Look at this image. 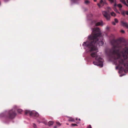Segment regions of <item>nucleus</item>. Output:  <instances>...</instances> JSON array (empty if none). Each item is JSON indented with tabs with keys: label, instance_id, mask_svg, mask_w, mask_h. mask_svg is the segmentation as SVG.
<instances>
[{
	"label": "nucleus",
	"instance_id": "obj_35",
	"mask_svg": "<svg viewBox=\"0 0 128 128\" xmlns=\"http://www.w3.org/2000/svg\"><path fill=\"white\" fill-rule=\"evenodd\" d=\"M107 29H108V27H107Z\"/></svg>",
	"mask_w": 128,
	"mask_h": 128
},
{
	"label": "nucleus",
	"instance_id": "obj_16",
	"mask_svg": "<svg viewBox=\"0 0 128 128\" xmlns=\"http://www.w3.org/2000/svg\"><path fill=\"white\" fill-rule=\"evenodd\" d=\"M111 14L112 16H116V14L114 12H111Z\"/></svg>",
	"mask_w": 128,
	"mask_h": 128
},
{
	"label": "nucleus",
	"instance_id": "obj_15",
	"mask_svg": "<svg viewBox=\"0 0 128 128\" xmlns=\"http://www.w3.org/2000/svg\"><path fill=\"white\" fill-rule=\"evenodd\" d=\"M114 10L115 11H116V12L118 13L119 14H120V13L117 10V9L116 8H114Z\"/></svg>",
	"mask_w": 128,
	"mask_h": 128
},
{
	"label": "nucleus",
	"instance_id": "obj_17",
	"mask_svg": "<svg viewBox=\"0 0 128 128\" xmlns=\"http://www.w3.org/2000/svg\"><path fill=\"white\" fill-rule=\"evenodd\" d=\"M17 111H18V113H20V114H21V112H22V109H18V110Z\"/></svg>",
	"mask_w": 128,
	"mask_h": 128
},
{
	"label": "nucleus",
	"instance_id": "obj_4",
	"mask_svg": "<svg viewBox=\"0 0 128 128\" xmlns=\"http://www.w3.org/2000/svg\"><path fill=\"white\" fill-rule=\"evenodd\" d=\"M16 115V114L15 111L11 110L9 111L7 117L10 119H12L14 118Z\"/></svg>",
	"mask_w": 128,
	"mask_h": 128
},
{
	"label": "nucleus",
	"instance_id": "obj_14",
	"mask_svg": "<svg viewBox=\"0 0 128 128\" xmlns=\"http://www.w3.org/2000/svg\"><path fill=\"white\" fill-rule=\"evenodd\" d=\"M108 0L111 4L114 3L116 2L115 0Z\"/></svg>",
	"mask_w": 128,
	"mask_h": 128
},
{
	"label": "nucleus",
	"instance_id": "obj_7",
	"mask_svg": "<svg viewBox=\"0 0 128 128\" xmlns=\"http://www.w3.org/2000/svg\"><path fill=\"white\" fill-rule=\"evenodd\" d=\"M106 3L105 0H100V3L97 4V5L99 8H101Z\"/></svg>",
	"mask_w": 128,
	"mask_h": 128
},
{
	"label": "nucleus",
	"instance_id": "obj_36",
	"mask_svg": "<svg viewBox=\"0 0 128 128\" xmlns=\"http://www.w3.org/2000/svg\"><path fill=\"white\" fill-rule=\"evenodd\" d=\"M66 124H67V125H68V124H67V123Z\"/></svg>",
	"mask_w": 128,
	"mask_h": 128
},
{
	"label": "nucleus",
	"instance_id": "obj_13",
	"mask_svg": "<svg viewBox=\"0 0 128 128\" xmlns=\"http://www.w3.org/2000/svg\"><path fill=\"white\" fill-rule=\"evenodd\" d=\"M117 6L120 8H120L122 7V6L121 4H117Z\"/></svg>",
	"mask_w": 128,
	"mask_h": 128
},
{
	"label": "nucleus",
	"instance_id": "obj_8",
	"mask_svg": "<svg viewBox=\"0 0 128 128\" xmlns=\"http://www.w3.org/2000/svg\"><path fill=\"white\" fill-rule=\"evenodd\" d=\"M114 20V21L112 22V24L113 25H115L116 24L115 23H118V20L116 18H115Z\"/></svg>",
	"mask_w": 128,
	"mask_h": 128
},
{
	"label": "nucleus",
	"instance_id": "obj_24",
	"mask_svg": "<svg viewBox=\"0 0 128 128\" xmlns=\"http://www.w3.org/2000/svg\"><path fill=\"white\" fill-rule=\"evenodd\" d=\"M33 127L34 128H36V125L34 124H33Z\"/></svg>",
	"mask_w": 128,
	"mask_h": 128
},
{
	"label": "nucleus",
	"instance_id": "obj_20",
	"mask_svg": "<svg viewBox=\"0 0 128 128\" xmlns=\"http://www.w3.org/2000/svg\"><path fill=\"white\" fill-rule=\"evenodd\" d=\"M121 14L124 16L125 15L126 12L123 11L122 12Z\"/></svg>",
	"mask_w": 128,
	"mask_h": 128
},
{
	"label": "nucleus",
	"instance_id": "obj_5",
	"mask_svg": "<svg viewBox=\"0 0 128 128\" xmlns=\"http://www.w3.org/2000/svg\"><path fill=\"white\" fill-rule=\"evenodd\" d=\"M29 114L30 116H34L36 117H38L39 116V114L38 112L35 111H30L29 110H26L25 111V115Z\"/></svg>",
	"mask_w": 128,
	"mask_h": 128
},
{
	"label": "nucleus",
	"instance_id": "obj_3",
	"mask_svg": "<svg viewBox=\"0 0 128 128\" xmlns=\"http://www.w3.org/2000/svg\"><path fill=\"white\" fill-rule=\"evenodd\" d=\"M96 51L91 53V56L95 58V59L97 60V62H94L93 64L96 65L100 66L102 67L103 66V60L102 58L98 56L97 54V52Z\"/></svg>",
	"mask_w": 128,
	"mask_h": 128
},
{
	"label": "nucleus",
	"instance_id": "obj_9",
	"mask_svg": "<svg viewBox=\"0 0 128 128\" xmlns=\"http://www.w3.org/2000/svg\"><path fill=\"white\" fill-rule=\"evenodd\" d=\"M102 22L101 21V22H97L96 24V26H102Z\"/></svg>",
	"mask_w": 128,
	"mask_h": 128
},
{
	"label": "nucleus",
	"instance_id": "obj_34",
	"mask_svg": "<svg viewBox=\"0 0 128 128\" xmlns=\"http://www.w3.org/2000/svg\"><path fill=\"white\" fill-rule=\"evenodd\" d=\"M76 120H77V118H76Z\"/></svg>",
	"mask_w": 128,
	"mask_h": 128
},
{
	"label": "nucleus",
	"instance_id": "obj_27",
	"mask_svg": "<svg viewBox=\"0 0 128 128\" xmlns=\"http://www.w3.org/2000/svg\"><path fill=\"white\" fill-rule=\"evenodd\" d=\"M88 128H92L90 125H89L88 126Z\"/></svg>",
	"mask_w": 128,
	"mask_h": 128
},
{
	"label": "nucleus",
	"instance_id": "obj_31",
	"mask_svg": "<svg viewBox=\"0 0 128 128\" xmlns=\"http://www.w3.org/2000/svg\"><path fill=\"white\" fill-rule=\"evenodd\" d=\"M94 1L95 2H96V0H94Z\"/></svg>",
	"mask_w": 128,
	"mask_h": 128
},
{
	"label": "nucleus",
	"instance_id": "obj_12",
	"mask_svg": "<svg viewBox=\"0 0 128 128\" xmlns=\"http://www.w3.org/2000/svg\"><path fill=\"white\" fill-rule=\"evenodd\" d=\"M53 122L52 121H49L48 123V125L50 126L52 125L53 124Z\"/></svg>",
	"mask_w": 128,
	"mask_h": 128
},
{
	"label": "nucleus",
	"instance_id": "obj_25",
	"mask_svg": "<svg viewBox=\"0 0 128 128\" xmlns=\"http://www.w3.org/2000/svg\"><path fill=\"white\" fill-rule=\"evenodd\" d=\"M120 32L122 33H124L125 32L123 30H121Z\"/></svg>",
	"mask_w": 128,
	"mask_h": 128
},
{
	"label": "nucleus",
	"instance_id": "obj_21",
	"mask_svg": "<svg viewBox=\"0 0 128 128\" xmlns=\"http://www.w3.org/2000/svg\"><path fill=\"white\" fill-rule=\"evenodd\" d=\"M56 124L58 125L59 126H60L61 125V124L58 122H56Z\"/></svg>",
	"mask_w": 128,
	"mask_h": 128
},
{
	"label": "nucleus",
	"instance_id": "obj_30",
	"mask_svg": "<svg viewBox=\"0 0 128 128\" xmlns=\"http://www.w3.org/2000/svg\"><path fill=\"white\" fill-rule=\"evenodd\" d=\"M57 128V126H54V128Z\"/></svg>",
	"mask_w": 128,
	"mask_h": 128
},
{
	"label": "nucleus",
	"instance_id": "obj_22",
	"mask_svg": "<svg viewBox=\"0 0 128 128\" xmlns=\"http://www.w3.org/2000/svg\"><path fill=\"white\" fill-rule=\"evenodd\" d=\"M71 126H78L76 124H71Z\"/></svg>",
	"mask_w": 128,
	"mask_h": 128
},
{
	"label": "nucleus",
	"instance_id": "obj_19",
	"mask_svg": "<svg viewBox=\"0 0 128 128\" xmlns=\"http://www.w3.org/2000/svg\"><path fill=\"white\" fill-rule=\"evenodd\" d=\"M107 9L108 11L109 12L111 10V8L110 7H107Z\"/></svg>",
	"mask_w": 128,
	"mask_h": 128
},
{
	"label": "nucleus",
	"instance_id": "obj_2",
	"mask_svg": "<svg viewBox=\"0 0 128 128\" xmlns=\"http://www.w3.org/2000/svg\"><path fill=\"white\" fill-rule=\"evenodd\" d=\"M92 31L91 35L88 37V40L84 42L82 44L83 46L88 48L90 52L96 51L98 45L101 46L104 44L103 42L99 41L98 38L101 35L100 29L98 28H93Z\"/></svg>",
	"mask_w": 128,
	"mask_h": 128
},
{
	"label": "nucleus",
	"instance_id": "obj_11",
	"mask_svg": "<svg viewBox=\"0 0 128 128\" xmlns=\"http://www.w3.org/2000/svg\"><path fill=\"white\" fill-rule=\"evenodd\" d=\"M120 1L125 5H127V4L125 0H120Z\"/></svg>",
	"mask_w": 128,
	"mask_h": 128
},
{
	"label": "nucleus",
	"instance_id": "obj_28",
	"mask_svg": "<svg viewBox=\"0 0 128 128\" xmlns=\"http://www.w3.org/2000/svg\"><path fill=\"white\" fill-rule=\"evenodd\" d=\"M126 2H127L128 4H127V5H126V6L128 7V0H126Z\"/></svg>",
	"mask_w": 128,
	"mask_h": 128
},
{
	"label": "nucleus",
	"instance_id": "obj_33",
	"mask_svg": "<svg viewBox=\"0 0 128 128\" xmlns=\"http://www.w3.org/2000/svg\"><path fill=\"white\" fill-rule=\"evenodd\" d=\"M78 120H80V118L78 119Z\"/></svg>",
	"mask_w": 128,
	"mask_h": 128
},
{
	"label": "nucleus",
	"instance_id": "obj_18",
	"mask_svg": "<svg viewBox=\"0 0 128 128\" xmlns=\"http://www.w3.org/2000/svg\"><path fill=\"white\" fill-rule=\"evenodd\" d=\"M85 3L86 4H88L90 3V2L88 0H86L85 1Z\"/></svg>",
	"mask_w": 128,
	"mask_h": 128
},
{
	"label": "nucleus",
	"instance_id": "obj_29",
	"mask_svg": "<svg viewBox=\"0 0 128 128\" xmlns=\"http://www.w3.org/2000/svg\"><path fill=\"white\" fill-rule=\"evenodd\" d=\"M126 14L127 15H128V11L126 12Z\"/></svg>",
	"mask_w": 128,
	"mask_h": 128
},
{
	"label": "nucleus",
	"instance_id": "obj_10",
	"mask_svg": "<svg viewBox=\"0 0 128 128\" xmlns=\"http://www.w3.org/2000/svg\"><path fill=\"white\" fill-rule=\"evenodd\" d=\"M68 121L69 122H75L74 119L72 117H70L68 120Z\"/></svg>",
	"mask_w": 128,
	"mask_h": 128
},
{
	"label": "nucleus",
	"instance_id": "obj_23",
	"mask_svg": "<svg viewBox=\"0 0 128 128\" xmlns=\"http://www.w3.org/2000/svg\"><path fill=\"white\" fill-rule=\"evenodd\" d=\"M114 8H116L115 7L116 6H117V5L116 4V2H114Z\"/></svg>",
	"mask_w": 128,
	"mask_h": 128
},
{
	"label": "nucleus",
	"instance_id": "obj_6",
	"mask_svg": "<svg viewBox=\"0 0 128 128\" xmlns=\"http://www.w3.org/2000/svg\"><path fill=\"white\" fill-rule=\"evenodd\" d=\"M102 13L107 20H110V16L107 12L104 11L102 12Z\"/></svg>",
	"mask_w": 128,
	"mask_h": 128
},
{
	"label": "nucleus",
	"instance_id": "obj_1",
	"mask_svg": "<svg viewBox=\"0 0 128 128\" xmlns=\"http://www.w3.org/2000/svg\"><path fill=\"white\" fill-rule=\"evenodd\" d=\"M123 40L122 39L118 40H112V58L115 60H117L118 61V66L116 67L120 68V70H124V68L120 65H123L126 70H128V47H126L121 52L122 55L121 56L120 53L119 49L116 50V48H122Z\"/></svg>",
	"mask_w": 128,
	"mask_h": 128
},
{
	"label": "nucleus",
	"instance_id": "obj_26",
	"mask_svg": "<svg viewBox=\"0 0 128 128\" xmlns=\"http://www.w3.org/2000/svg\"><path fill=\"white\" fill-rule=\"evenodd\" d=\"M77 0H71L72 1L74 2H76Z\"/></svg>",
	"mask_w": 128,
	"mask_h": 128
},
{
	"label": "nucleus",
	"instance_id": "obj_32",
	"mask_svg": "<svg viewBox=\"0 0 128 128\" xmlns=\"http://www.w3.org/2000/svg\"><path fill=\"white\" fill-rule=\"evenodd\" d=\"M44 124L46 125H47V123H46L44 122Z\"/></svg>",
	"mask_w": 128,
	"mask_h": 128
}]
</instances>
